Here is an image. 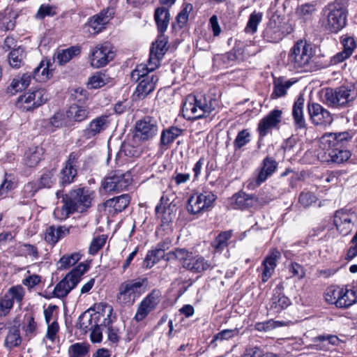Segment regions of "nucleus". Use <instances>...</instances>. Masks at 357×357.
Instances as JSON below:
<instances>
[{
  "mask_svg": "<svg viewBox=\"0 0 357 357\" xmlns=\"http://www.w3.org/2000/svg\"><path fill=\"white\" fill-rule=\"evenodd\" d=\"M351 138L348 132L326 133L320 138L316 151L318 160L328 164H340L347 161L351 157V153L343 147Z\"/></svg>",
  "mask_w": 357,
  "mask_h": 357,
  "instance_id": "f257e3e1",
  "label": "nucleus"
},
{
  "mask_svg": "<svg viewBox=\"0 0 357 357\" xmlns=\"http://www.w3.org/2000/svg\"><path fill=\"white\" fill-rule=\"evenodd\" d=\"M94 196V192L86 188H77L61 195L63 204L54 210V215L59 220H66L75 212L84 213L91 208Z\"/></svg>",
  "mask_w": 357,
  "mask_h": 357,
  "instance_id": "f03ea898",
  "label": "nucleus"
},
{
  "mask_svg": "<svg viewBox=\"0 0 357 357\" xmlns=\"http://www.w3.org/2000/svg\"><path fill=\"white\" fill-rule=\"evenodd\" d=\"M347 10L342 0H335L324 7L322 11V24L326 30L337 33L347 24Z\"/></svg>",
  "mask_w": 357,
  "mask_h": 357,
  "instance_id": "7ed1b4c3",
  "label": "nucleus"
},
{
  "mask_svg": "<svg viewBox=\"0 0 357 357\" xmlns=\"http://www.w3.org/2000/svg\"><path fill=\"white\" fill-rule=\"evenodd\" d=\"M324 102L330 107L341 109L350 107L357 98L354 86H340L327 88L324 93Z\"/></svg>",
  "mask_w": 357,
  "mask_h": 357,
  "instance_id": "20e7f679",
  "label": "nucleus"
},
{
  "mask_svg": "<svg viewBox=\"0 0 357 357\" xmlns=\"http://www.w3.org/2000/svg\"><path fill=\"white\" fill-rule=\"evenodd\" d=\"M153 71L144 63L137 65L132 71L131 79L135 82H139L135 91V95L139 99H144L155 89L158 77L154 75H149Z\"/></svg>",
  "mask_w": 357,
  "mask_h": 357,
  "instance_id": "39448f33",
  "label": "nucleus"
},
{
  "mask_svg": "<svg viewBox=\"0 0 357 357\" xmlns=\"http://www.w3.org/2000/svg\"><path fill=\"white\" fill-rule=\"evenodd\" d=\"M212 100L208 102L204 98L198 100L197 97L193 95H189L186 97L182 107V113L184 118L188 120H195L203 118L206 114H210L214 110Z\"/></svg>",
  "mask_w": 357,
  "mask_h": 357,
  "instance_id": "423d86ee",
  "label": "nucleus"
},
{
  "mask_svg": "<svg viewBox=\"0 0 357 357\" xmlns=\"http://www.w3.org/2000/svg\"><path fill=\"white\" fill-rule=\"evenodd\" d=\"M147 284V278H137L125 281L119 287L117 300L122 304L132 305L144 291Z\"/></svg>",
  "mask_w": 357,
  "mask_h": 357,
  "instance_id": "0eeeda50",
  "label": "nucleus"
},
{
  "mask_svg": "<svg viewBox=\"0 0 357 357\" xmlns=\"http://www.w3.org/2000/svg\"><path fill=\"white\" fill-rule=\"evenodd\" d=\"M88 268L83 263H80L64 278H63L54 287L52 294L54 296L63 298L73 289L81 280L82 276L86 272Z\"/></svg>",
  "mask_w": 357,
  "mask_h": 357,
  "instance_id": "6e6552de",
  "label": "nucleus"
},
{
  "mask_svg": "<svg viewBox=\"0 0 357 357\" xmlns=\"http://www.w3.org/2000/svg\"><path fill=\"white\" fill-rule=\"evenodd\" d=\"M313 56L312 48L306 40L297 41L291 48L289 54V60L296 68L305 71L310 70V63Z\"/></svg>",
  "mask_w": 357,
  "mask_h": 357,
  "instance_id": "1a4fd4ad",
  "label": "nucleus"
},
{
  "mask_svg": "<svg viewBox=\"0 0 357 357\" xmlns=\"http://www.w3.org/2000/svg\"><path fill=\"white\" fill-rule=\"evenodd\" d=\"M217 196L211 191L195 192L188 199L187 210L190 214L197 215L210 211Z\"/></svg>",
  "mask_w": 357,
  "mask_h": 357,
  "instance_id": "9d476101",
  "label": "nucleus"
},
{
  "mask_svg": "<svg viewBox=\"0 0 357 357\" xmlns=\"http://www.w3.org/2000/svg\"><path fill=\"white\" fill-rule=\"evenodd\" d=\"M113 49L112 45L108 42L97 45L91 51L89 56L91 65L96 68L105 66L115 56Z\"/></svg>",
  "mask_w": 357,
  "mask_h": 357,
  "instance_id": "9b49d317",
  "label": "nucleus"
},
{
  "mask_svg": "<svg viewBox=\"0 0 357 357\" xmlns=\"http://www.w3.org/2000/svg\"><path fill=\"white\" fill-rule=\"evenodd\" d=\"M132 181L131 174L129 172H115L112 175L105 178L102 186L107 192H119L126 190L132 183Z\"/></svg>",
  "mask_w": 357,
  "mask_h": 357,
  "instance_id": "f8f14e48",
  "label": "nucleus"
},
{
  "mask_svg": "<svg viewBox=\"0 0 357 357\" xmlns=\"http://www.w3.org/2000/svg\"><path fill=\"white\" fill-rule=\"evenodd\" d=\"M168 38L165 34H159L155 41L153 42L149 54L147 66L151 70H155L159 67L160 61L166 54L168 47Z\"/></svg>",
  "mask_w": 357,
  "mask_h": 357,
  "instance_id": "ddd939ff",
  "label": "nucleus"
},
{
  "mask_svg": "<svg viewBox=\"0 0 357 357\" xmlns=\"http://www.w3.org/2000/svg\"><path fill=\"white\" fill-rule=\"evenodd\" d=\"M160 297V291L157 289H153L139 303L134 319L137 322L143 321L159 304Z\"/></svg>",
  "mask_w": 357,
  "mask_h": 357,
  "instance_id": "4468645a",
  "label": "nucleus"
},
{
  "mask_svg": "<svg viewBox=\"0 0 357 357\" xmlns=\"http://www.w3.org/2000/svg\"><path fill=\"white\" fill-rule=\"evenodd\" d=\"M158 132V121L153 117L147 116L136 122L135 136L141 140H149L155 136Z\"/></svg>",
  "mask_w": 357,
  "mask_h": 357,
  "instance_id": "2eb2a0df",
  "label": "nucleus"
},
{
  "mask_svg": "<svg viewBox=\"0 0 357 357\" xmlns=\"http://www.w3.org/2000/svg\"><path fill=\"white\" fill-rule=\"evenodd\" d=\"M284 20L283 17L278 15H273L269 19V29L271 30V32H269L271 40H269V42L278 43L292 31L291 26Z\"/></svg>",
  "mask_w": 357,
  "mask_h": 357,
  "instance_id": "dca6fc26",
  "label": "nucleus"
},
{
  "mask_svg": "<svg viewBox=\"0 0 357 357\" xmlns=\"http://www.w3.org/2000/svg\"><path fill=\"white\" fill-rule=\"evenodd\" d=\"M80 155L78 152H72L60 172L59 183L61 185H69L74 182L77 174V167Z\"/></svg>",
  "mask_w": 357,
  "mask_h": 357,
  "instance_id": "f3484780",
  "label": "nucleus"
},
{
  "mask_svg": "<svg viewBox=\"0 0 357 357\" xmlns=\"http://www.w3.org/2000/svg\"><path fill=\"white\" fill-rule=\"evenodd\" d=\"M312 342L311 349L324 351H330L343 342L337 335L326 333L313 337Z\"/></svg>",
  "mask_w": 357,
  "mask_h": 357,
  "instance_id": "a211bd4d",
  "label": "nucleus"
},
{
  "mask_svg": "<svg viewBox=\"0 0 357 357\" xmlns=\"http://www.w3.org/2000/svg\"><path fill=\"white\" fill-rule=\"evenodd\" d=\"M308 112L312 121L317 126H329L333 121L331 113L318 103L309 104Z\"/></svg>",
  "mask_w": 357,
  "mask_h": 357,
  "instance_id": "6ab92c4d",
  "label": "nucleus"
},
{
  "mask_svg": "<svg viewBox=\"0 0 357 357\" xmlns=\"http://www.w3.org/2000/svg\"><path fill=\"white\" fill-rule=\"evenodd\" d=\"M109 121L106 115H101L93 119L83 130V137L92 139L104 132L109 126Z\"/></svg>",
  "mask_w": 357,
  "mask_h": 357,
  "instance_id": "aec40b11",
  "label": "nucleus"
},
{
  "mask_svg": "<svg viewBox=\"0 0 357 357\" xmlns=\"http://www.w3.org/2000/svg\"><path fill=\"white\" fill-rule=\"evenodd\" d=\"M114 8L109 7L91 17L88 26L93 29V33H98L105 28V25L114 17Z\"/></svg>",
  "mask_w": 357,
  "mask_h": 357,
  "instance_id": "412c9836",
  "label": "nucleus"
},
{
  "mask_svg": "<svg viewBox=\"0 0 357 357\" xmlns=\"http://www.w3.org/2000/svg\"><path fill=\"white\" fill-rule=\"evenodd\" d=\"M90 110L87 106L71 105L66 111V116L70 125L82 123L89 117Z\"/></svg>",
  "mask_w": 357,
  "mask_h": 357,
  "instance_id": "4be33fe9",
  "label": "nucleus"
},
{
  "mask_svg": "<svg viewBox=\"0 0 357 357\" xmlns=\"http://www.w3.org/2000/svg\"><path fill=\"white\" fill-rule=\"evenodd\" d=\"M256 202L255 196L239 191L233 195L229 199V204L231 208L244 210L252 207Z\"/></svg>",
  "mask_w": 357,
  "mask_h": 357,
  "instance_id": "5701e85b",
  "label": "nucleus"
},
{
  "mask_svg": "<svg viewBox=\"0 0 357 357\" xmlns=\"http://www.w3.org/2000/svg\"><path fill=\"white\" fill-rule=\"evenodd\" d=\"M101 318L100 312H93L89 309L83 312L78 318V327L82 331H91L95 326H97Z\"/></svg>",
  "mask_w": 357,
  "mask_h": 357,
  "instance_id": "b1692460",
  "label": "nucleus"
},
{
  "mask_svg": "<svg viewBox=\"0 0 357 357\" xmlns=\"http://www.w3.org/2000/svg\"><path fill=\"white\" fill-rule=\"evenodd\" d=\"M6 329L7 333L4 339L3 346L8 351H11L21 345L22 338L20 335L19 326H8L6 327Z\"/></svg>",
  "mask_w": 357,
  "mask_h": 357,
  "instance_id": "393cba45",
  "label": "nucleus"
},
{
  "mask_svg": "<svg viewBox=\"0 0 357 357\" xmlns=\"http://www.w3.org/2000/svg\"><path fill=\"white\" fill-rule=\"evenodd\" d=\"M215 264L213 260L206 259L202 256H194L187 270L195 273H200L208 270H212Z\"/></svg>",
  "mask_w": 357,
  "mask_h": 357,
  "instance_id": "a878e982",
  "label": "nucleus"
},
{
  "mask_svg": "<svg viewBox=\"0 0 357 357\" xmlns=\"http://www.w3.org/2000/svg\"><path fill=\"white\" fill-rule=\"evenodd\" d=\"M272 76L273 78V90L271 98L277 99L284 96L287 94V91L291 86L294 82L286 79L283 77H275L273 74H272Z\"/></svg>",
  "mask_w": 357,
  "mask_h": 357,
  "instance_id": "bb28decb",
  "label": "nucleus"
},
{
  "mask_svg": "<svg viewBox=\"0 0 357 357\" xmlns=\"http://www.w3.org/2000/svg\"><path fill=\"white\" fill-rule=\"evenodd\" d=\"M129 203L130 197L125 194L107 200L103 205L105 208H109V212H112V209L114 213H119L123 211Z\"/></svg>",
  "mask_w": 357,
  "mask_h": 357,
  "instance_id": "cd10ccee",
  "label": "nucleus"
},
{
  "mask_svg": "<svg viewBox=\"0 0 357 357\" xmlns=\"http://www.w3.org/2000/svg\"><path fill=\"white\" fill-rule=\"evenodd\" d=\"M154 19L157 24L158 32L160 34H164L168 27L170 20L169 10L164 7L156 8L154 13Z\"/></svg>",
  "mask_w": 357,
  "mask_h": 357,
  "instance_id": "c85d7f7f",
  "label": "nucleus"
},
{
  "mask_svg": "<svg viewBox=\"0 0 357 357\" xmlns=\"http://www.w3.org/2000/svg\"><path fill=\"white\" fill-rule=\"evenodd\" d=\"M304 102V98L302 96H299L293 105L292 116L297 129L305 128V121L303 116Z\"/></svg>",
  "mask_w": 357,
  "mask_h": 357,
  "instance_id": "c756f323",
  "label": "nucleus"
},
{
  "mask_svg": "<svg viewBox=\"0 0 357 357\" xmlns=\"http://www.w3.org/2000/svg\"><path fill=\"white\" fill-rule=\"evenodd\" d=\"M50 62L42 60L40 64L33 70L32 77L39 82L47 81L52 76V72L50 70Z\"/></svg>",
  "mask_w": 357,
  "mask_h": 357,
  "instance_id": "7c9ffc66",
  "label": "nucleus"
},
{
  "mask_svg": "<svg viewBox=\"0 0 357 357\" xmlns=\"http://www.w3.org/2000/svg\"><path fill=\"white\" fill-rule=\"evenodd\" d=\"M162 200L163 197H161L160 203L155 207V215L157 218L160 220L161 225H165L173 220L175 214L173 211V208L170 206L167 207L162 206Z\"/></svg>",
  "mask_w": 357,
  "mask_h": 357,
  "instance_id": "2f4dec72",
  "label": "nucleus"
},
{
  "mask_svg": "<svg viewBox=\"0 0 357 357\" xmlns=\"http://www.w3.org/2000/svg\"><path fill=\"white\" fill-rule=\"evenodd\" d=\"M44 153L43 149L40 146L29 148L25 153V164L29 167L36 166L41 160Z\"/></svg>",
  "mask_w": 357,
  "mask_h": 357,
  "instance_id": "473e14b6",
  "label": "nucleus"
},
{
  "mask_svg": "<svg viewBox=\"0 0 357 357\" xmlns=\"http://www.w3.org/2000/svg\"><path fill=\"white\" fill-rule=\"evenodd\" d=\"M182 133V129L174 126L163 130L160 136V146H168Z\"/></svg>",
  "mask_w": 357,
  "mask_h": 357,
  "instance_id": "72a5a7b5",
  "label": "nucleus"
},
{
  "mask_svg": "<svg viewBox=\"0 0 357 357\" xmlns=\"http://www.w3.org/2000/svg\"><path fill=\"white\" fill-rule=\"evenodd\" d=\"M177 259L185 269L189 268L191 261L194 257L192 252H189L185 248H176L174 250L169 253Z\"/></svg>",
  "mask_w": 357,
  "mask_h": 357,
  "instance_id": "f704fd0d",
  "label": "nucleus"
},
{
  "mask_svg": "<svg viewBox=\"0 0 357 357\" xmlns=\"http://www.w3.org/2000/svg\"><path fill=\"white\" fill-rule=\"evenodd\" d=\"M356 215L354 213H348L342 210L337 211L335 213L333 222L335 226H342L349 223H355Z\"/></svg>",
  "mask_w": 357,
  "mask_h": 357,
  "instance_id": "c9c22d12",
  "label": "nucleus"
},
{
  "mask_svg": "<svg viewBox=\"0 0 357 357\" xmlns=\"http://www.w3.org/2000/svg\"><path fill=\"white\" fill-rule=\"evenodd\" d=\"M337 298V307L339 308H347L356 303L355 297L348 289L340 288V296Z\"/></svg>",
  "mask_w": 357,
  "mask_h": 357,
  "instance_id": "e433bc0d",
  "label": "nucleus"
},
{
  "mask_svg": "<svg viewBox=\"0 0 357 357\" xmlns=\"http://www.w3.org/2000/svg\"><path fill=\"white\" fill-rule=\"evenodd\" d=\"M16 106L22 112H28L36 108L30 92L20 96L17 98Z\"/></svg>",
  "mask_w": 357,
  "mask_h": 357,
  "instance_id": "4c0bfd02",
  "label": "nucleus"
},
{
  "mask_svg": "<svg viewBox=\"0 0 357 357\" xmlns=\"http://www.w3.org/2000/svg\"><path fill=\"white\" fill-rule=\"evenodd\" d=\"M56 170L54 168L45 170L40 176L38 183L40 188H51L56 181Z\"/></svg>",
  "mask_w": 357,
  "mask_h": 357,
  "instance_id": "58836bf2",
  "label": "nucleus"
},
{
  "mask_svg": "<svg viewBox=\"0 0 357 357\" xmlns=\"http://www.w3.org/2000/svg\"><path fill=\"white\" fill-rule=\"evenodd\" d=\"M317 11V3L315 2L305 3L299 5L296 8L297 15L303 19H310Z\"/></svg>",
  "mask_w": 357,
  "mask_h": 357,
  "instance_id": "ea45409f",
  "label": "nucleus"
},
{
  "mask_svg": "<svg viewBox=\"0 0 357 357\" xmlns=\"http://www.w3.org/2000/svg\"><path fill=\"white\" fill-rule=\"evenodd\" d=\"M81 259V255L78 252L63 255L59 261L58 269L64 270L75 265Z\"/></svg>",
  "mask_w": 357,
  "mask_h": 357,
  "instance_id": "a19ab883",
  "label": "nucleus"
},
{
  "mask_svg": "<svg viewBox=\"0 0 357 357\" xmlns=\"http://www.w3.org/2000/svg\"><path fill=\"white\" fill-rule=\"evenodd\" d=\"M25 56L24 49L19 47L13 49L8 54V62L13 68H20Z\"/></svg>",
  "mask_w": 357,
  "mask_h": 357,
  "instance_id": "79ce46f5",
  "label": "nucleus"
},
{
  "mask_svg": "<svg viewBox=\"0 0 357 357\" xmlns=\"http://www.w3.org/2000/svg\"><path fill=\"white\" fill-rule=\"evenodd\" d=\"M268 156L266 157L263 160V167L259 172L257 177L255 181H251L248 184V188L252 190L256 187L259 186L261 183L264 182L268 178Z\"/></svg>",
  "mask_w": 357,
  "mask_h": 357,
  "instance_id": "37998d69",
  "label": "nucleus"
},
{
  "mask_svg": "<svg viewBox=\"0 0 357 357\" xmlns=\"http://www.w3.org/2000/svg\"><path fill=\"white\" fill-rule=\"evenodd\" d=\"M231 237V231L221 232L212 242L211 245L216 251H222L227 246V241Z\"/></svg>",
  "mask_w": 357,
  "mask_h": 357,
  "instance_id": "c03bdc74",
  "label": "nucleus"
},
{
  "mask_svg": "<svg viewBox=\"0 0 357 357\" xmlns=\"http://www.w3.org/2000/svg\"><path fill=\"white\" fill-rule=\"evenodd\" d=\"M31 79V75L27 73L23 74L21 77L14 78L10 84V86L15 91H22L29 86Z\"/></svg>",
  "mask_w": 357,
  "mask_h": 357,
  "instance_id": "a18cd8bd",
  "label": "nucleus"
},
{
  "mask_svg": "<svg viewBox=\"0 0 357 357\" xmlns=\"http://www.w3.org/2000/svg\"><path fill=\"white\" fill-rule=\"evenodd\" d=\"M109 77L102 73H96L91 77L87 85L90 89H98L105 86L108 82Z\"/></svg>",
  "mask_w": 357,
  "mask_h": 357,
  "instance_id": "49530a36",
  "label": "nucleus"
},
{
  "mask_svg": "<svg viewBox=\"0 0 357 357\" xmlns=\"http://www.w3.org/2000/svg\"><path fill=\"white\" fill-rule=\"evenodd\" d=\"M271 300V310L275 309L276 312L285 309L290 304V300L280 293L278 296L274 294Z\"/></svg>",
  "mask_w": 357,
  "mask_h": 357,
  "instance_id": "de8ad7c7",
  "label": "nucleus"
},
{
  "mask_svg": "<svg viewBox=\"0 0 357 357\" xmlns=\"http://www.w3.org/2000/svg\"><path fill=\"white\" fill-rule=\"evenodd\" d=\"M165 253L162 250L157 249L156 248L148 252L144 259V265L146 268H151L154 266L160 259L164 257Z\"/></svg>",
  "mask_w": 357,
  "mask_h": 357,
  "instance_id": "09e8293b",
  "label": "nucleus"
},
{
  "mask_svg": "<svg viewBox=\"0 0 357 357\" xmlns=\"http://www.w3.org/2000/svg\"><path fill=\"white\" fill-rule=\"evenodd\" d=\"M89 352V346L85 343H75L68 349L69 357H84Z\"/></svg>",
  "mask_w": 357,
  "mask_h": 357,
  "instance_id": "8fccbe9b",
  "label": "nucleus"
},
{
  "mask_svg": "<svg viewBox=\"0 0 357 357\" xmlns=\"http://www.w3.org/2000/svg\"><path fill=\"white\" fill-rule=\"evenodd\" d=\"M25 321L26 322L22 329L25 336L30 339L36 335L37 324L34 320V317L31 315L25 317Z\"/></svg>",
  "mask_w": 357,
  "mask_h": 357,
  "instance_id": "3c124183",
  "label": "nucleus"
},
{
  "mask_svg": "<svg viewBox=\"0 0 357 357\" xmlns=\"http://www.w3.org/2000/svg\"><path fill=\"white\" fill-rule=\"evenodd\" d=\"M142 153L141 149L130 143H123L121 145L120 155L123 154L128 158H138Z\"/></svg>",
  "mask_w": 357,
  "mask_h": 357,
  "instance_id": "603ef678",
  "label": "nucleus"
},
{
  "mask_svg": "<svg viewBox=\"0 0 357 357\" xmlns=\"http://www.w3.org/2000/svg\"><path fill=\"white\" fill-rule=\"evenodd\" d=\"M79 53V49L77 47H73L66 50H63L57 54L58 62L61 65L66 64L73 58V56L77 55Z\"/></svg>",
  "mask_w": 357,
  "mask_h": 357,
  "instance_id": "864d4df0",
  "label": "nucleus"
},
{
  "mask_svg": "<svg viewBox=\"0 0 357 357\" xmlns=\"http://www.w3.org/2000/svg\"><path fill=\"white\" fill-rule=\"evenodd\" d=\"M30 93L33 97L36 108L45 103L50 98V94L45 89H38Z\"/></svg>",
  "mask_w": 357,
  "mask_h": 357,
  "instance_id": "5fc2aeb1",
  "label": "nucleus"
},
{
  "mask_svg": "<svg viewBox=\"0 0 357 357\" xmlns=\"http://www.w3.org/2000/svg\"><path fill=\"white\" fill-rule=\"evenodd\" d=\"M261 20V14L260 13H252L245 28V31L248 33H254L256 32L257 25Z\"/></svg>",
  "mask_w": 357,
  "mask_h": 357,
  "instance_id": "6e6d98bb",
  "label": "nucleus"
},
{
  "mask_svg": "<svg viewBox=\"0 0 357 357\" xmlns=\"http://www.w3.org/2000/svg\"><path fill=\"white\" fill-rule=\"evenodd\" d=\"M5 295L12 301L13 303H14L15 301L20 303L24 298V289L20 285L14 286L10 287Z\"/></svg>",
  "mask_w": 357,
  "mask_h": 357,
  "instance_id": "4d7b16f0",
  "label": "nucleus"
},
{
  "mask_svg": "<svg viewBox=\"0 0 357 357\" xmlns=\"http://www.w3.org/2000/svg\"><path fill=\"white\" fill-rule=\"evenodd\" d=\"M250 141V134L246 129L240 131L234 142L236 150L241 149Z\"/></svg>",
  "mask_w": 357,
  "mask_h": 357,
  "instance_id": "13d9d810",
  "label": "nucleus"
},
{
  "mask_svg": "<svg viewBox=\"0 0 357 357\" xmlns=\"http://www.w3.org/2000/svg\"><path fill=\"white\" fill-rule=\"evenodd\" d=\"M192 10V5L186 3L183 6L181 12L176 16V22L180 28L183 27L188 20L189 13Z\"/></svg>",
  "mask_w": 357,
  "mask_h": 357,
  "instance_id": "bf43d9fd",
  "label": "nucleus"
},
{
  "mask_svg": "<svg viewBox=\"0 0 357 357\" xmlns=\"http://www.w3.org/2000/svg\"><path fill=\"white\" fill-rule=\"evenodd\" d=\"M56 14V8L50 5L43 4L40 6L36 14V18L44 19L45 17H53Z\"/></svg>",
  "mask_w": 357,
  "mask_h": 357,
  "instance_id": "052dcab7",
  "label": "nucleus"
},
{
  "mask_svg": "<svg viewBox=\"0 0 357 357\" xmlns=\"http://www.w3.org/2000/svg\"><path fill=\"white\" fill-rule=\"evenodd\" d=\"M106 237L104 235L94 238L89 248V252L91 255H96L105 244Z\"/></svg>",
  "mask_w": 357,
  "mask_h": 357,
  "instance_id": "680f3d73",
  "label": "nucleus"
},
{
  "mask_svg": "<svg viewBox=\"0 0 357 357\" xmlns=\"http://www.w3.org/2000/svg\"><path fill=\"white\" fill-rule=\"evenodd\" d=\"M38 183L35 182H29L24 185L22 194L24 198H31L40 190Z\"/></svg>",
  "mask_w": 357,
  "mask_h": 357,
  "instance_id": "e2e57ef3",
  "label": "nucleus"
},
{
  "mask_svg": "<svg viewBox=\"0 0 357 357\" xmlns=\"http://www.w3.org/2000/svg\"><path fill=\"white\" fill-rule=\"evenodd\" d=\"M50 123L54 127L56 128L70 126V123L66 119V114H63L61 112L54 114V116L50 119Z\"/></svg>",
  "mask_w": 357,
  "mask_h": 357,
  "instance_id": "0e129e2a",
  "label": "nucleus"
},
{
  "mask_svg": "<svg viewBox=\"0 0 357 357\" xmlns=\"http://www.w3.org/2000/svg\"><path fill=\"white\" fill-rule=\"evenodd\" d=\"M340 288H328L324 294L325 300L329 304H334L337 307Z\"/></svg>",
  "mask_w": 357,
  "mask_h": 357,
  "instance_id": "69168bd1",
  "label": "nucleus"
},
{
  "mask_svg": "<svg viewBox=\"0 0 357 357\" xmlns=\"http://www.w3.org/2000/svg\"><path fill=\"white\" fill-rule=\"evenodd\" d=\"M60 239L57 228L50 226L46 229L45 240L50 244H55Z\"/></svg>",
  "mask_w": 357,
  "mask_h": 357,
  "instance_id": "338daca9",
  "label": "nucleus"
},
{
  "mask_svg": "<svg viewBox=\"0 0 357 357\" xmlns=\"http://www.w3.org/2000/svg\"><path fill=\"white\" fill-rule=\"evenodd\" d=\"M341 43L343 45V50L349 55H351L356 47L354 38L351 36H343L341 39Z\"/></svg>",
  "mask_w": 357,
  "mask_h": 357,
  "instance_id": "774afa93",
  "label": "nucleus"
}]
</instances>
